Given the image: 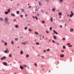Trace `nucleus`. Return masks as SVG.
<instances>
[{"instance_id": "nucleus-1", "label": "nucleus", "mask_w": 74, "mask_h": 74, "mask_svg": "<svg viewBox=\"0 0 74 74\" xmlns=\"http://www.w3.org/2000/svg\"><path fill=\"white\" fill-rule=\"evenodd\" d=\"M38 9H39V8L38 7H36V9L35 10L34 12H33V13H36V12H37V11H38Z\"/></svg>"}, {"instance_id": "nucleus-2", "label": "nucleus", "mask_w": 74, "mask_h": 74, "mask_svg": "<svg viewBox=\"0 0 74 74\" xmlns=\"http://www.w3.org/2000/svg\"><path fill=\"white\" fill-rule=\"evenodd\" d=\"M27 43H28V42L26 41L22 43L21 44H23V45H26V44H27Z\"/></svg>"}, {"instance_id": "nucleus-3", "label": "nucleus", "mask_w": 74, "mask_h": 74, "mask_svg": "<svg viewBox=\"0 0 74 74\" xmlns=\"http://www.w3.org/2000/svg\"><path fill=\"white\" fill-rule=\"evenodd\" d=\"M5 22H7L8 21V18H7V17H5Z\"/></svg>"}, {"instance_id": "nucleus-4", "label": "nucleus", "mask_w": 74, "mask_h": 74, "mask_svg": "<svg viewBox=\"0 0 74 74\" xmlns=\"http://www.w3.org/2000/svg\"><path fill=\"white\" fill-rule=\"evenodd\" d=\"M53 32L56 34H58V32H56L55 30H53Z\"/></svg>"}, {"instance_id": "nucleus-5", "label": "nucleus", "mask_w": 74, "mask_h": 74, "mask_svg": "<svg viewBox=\"0 0 74 74\" xmlns=\"http://www.w3.org/2000/svg\"><path fill=\"white\" fill-rule=\"evenodd\" d=\"M60 57L61 58H63L64 57V55L63 54H61L60 56Z\"/></svg>"}, {"instance_id": "nucleus-6", "label": "nucleus", "mask_w": 74, "mask_h": 74, "mask_svg": "<svg viewBox=\"0 0 74 74\" xmlns=\"http://www.w3.org/2000/svg\"><path fill=\"white\" fill-rule=\"evenodd\" d=\"M38 4L39 5L41 6L42 5V3H41V2L40 1L38 2Z\"/></svg>"}, {"instance_id": "nucleus-7", "label": "nucleus", "mask_w": 74, "mask_h": 74, "mask_svg": "<svg viewBox=\"0 0 74 74\" xmlns=\"http://www.w3.org/2000/svg\"><path fill=\"white\" fill-rule=\"evenodd\" d=\"M53 38L54 39V40H56L57 39V38H56V36H53Z\"/></svg>"}, {"instance_id": "nucleus-8", "label": "nucleus", "mask_w": 74, "mask_h": 74, "mask_svg": "<svg viewBox=\"0 0 74 74\" xmlns=\"http://www.w3.org/2000/svg\"><path fill=\"white\" fill-rule=\"evenodd\" d=\"M73 29L72 28H71L70 29V31L71 32H73Z\"/></svg>"}, {"instance_id": "nucleus-9", "label": "nucleus", "mask_w": 74, "mask_h": 74, "mask_svg": "<svg viewBox=\"0 0 74 74\" xmlns=\"http://www.w3.org/2000/svg\"><path fill=\"white\" fill-rule=\"evenodd\" d=\"M74 15V14H71L70 15V17H73V16Z\"/></svg>"}, {"instance_id": "nucleus-10", "label": "nucleus", "mask_w": 74, "mask_h": 74, "mask_svg": "<svg viewBox=\"0 0 74 74\" xmlns=\"http://www.w3.org/2000/svg\"><path fill=\"white\" fill-rule=\"evenodd\" d=\"M20 69H21V70H23V67L22 66H20Z\"/></svg>"}, {"instance_id": "nucleus-11", "label": "nucleus", "mask_w": 74, "mask_h": 74, "mask_svg": "<svg viewBox=\"0 0 74 74\" xmlns=\"http://www.w3.org/2000/svg\"><path fill=\"white\" fill-rule=\"evenodd\" d=\"M3 64L4 65H5V66H7V63L5 62H4L3 63Z\"/></svg>"}, {"instance_id": "nucleus-12", "label": "nucleus", "mask_w": 74, "mask_h": 74, "mask_svg": "<svg viewBox=\"0 0 74 74\" xmlns=\"http://www.w3.org/2000/svg\"><path fill=\"white\" fill-rule=\"evenodd\" d=\"M8 51V50L7 49V48L6 49V50L5 51V53H7V52Z\"/></svg>"}, {"instance_id": "nucleus-13", "label": "nucleus", "mask_w": 74, "mask_h": 74, "mask_svg": "<svg viewBox=\"0 0 74 74\" xmlns=\"http://www.w3.org/2000/svg\"><path fill=\"white\" fill-rule=\"evenodd\" d=\"M58 15H60V16H61V15H62V13H61V12H59L58 13Z\"/></svg>"}, {"instance_id": "nucleus-14", "label": "nucleus", "mask_w": 74, "mask_h": 74, "mask_svg": "<svg viewBox=\"0 0 74 74\" xmlns=\"http://www.w3.org/2000/svg\"><path fill=\"white\" fill-rule=\"evenodd\" d=\"M21 10L22 12H24L25 11V10L24 9H22Z\"/></svg>"}, {"instance_id": "nucleus-15", "label": "nucleus", "mask_w": 74, "mask_h": 74, "mask_svg": "<svg viewBox=\"0 0 74 74\" xmlns=\"http://www.w3.org/2000/svg\"><path fill=\"white\" fill-rule=\"evenodd\" d=\"M5 14H9L8 12V11L5 12Z\"/></svg>"}, {"instance_id": "nucleus-16", "label": "nucleus", "mask_w": 74, "mask_h": 74, "mask_svg": "<svg viewBox=\"0 0 74 74\" xmlns=\"http://www.w3.org/2000/svg\"><path fill=\"white\" fill-rule=\"evenodd\" d=\"M15 27H16V28H18V25H16L15 26Z\"/></svg>"}, {"instance_id": "nucleus-17", "label": "nucleus", "mask_w": 74, "mask_h": 74, "mask_svg": "<svg viewBox=\"0 0 74 74\" xmlns=\"http://www.w3.org/2000/svg\"><path fill=\"white\" fill-rule=\"evenodd\" d=\"M11 16H15V14H11Z\"/></svg>"}, {"instance_id": "nucleus-18", "label": "nucleus", "mask_w": 74, "mask_h": 74, "mask_svg": "<svg viewBox=\"0 0 74 74\" xmlns=\"http://www.w3.org/2000/svg\"><path fill=\"white\" fill-rule=\"evenodd\" d=\"M53 12H55V8H53L52 10Z\"/></svg>"}, {"instance_id": "nucleus-19", "label": "nucleus", "mask_w": 74, "mask_h": 74, "mask_svg": "<svg viewBox=\"0 0 74 74\" xmlns=\"http://www.w3.org/2000/svg\"><path fill=\"white\" fill-rule=\"evenodd\" d=\"M50 21L51 22H52V21H53V18H52V17L51 18Z\"/></svg>"}, {"instance_id": "nucleus-20", "label": "nucleus", "mask_w": 74, "mask_h": 74, "mask_svg": "<svg viewBox=\"0 0 74 74\" xmlns=\"http://www.w3.org/2000/svg\"><path fill=\"white\" fill-rule=\"evenodd\" d=\"M20 53L21 55H22V54H23V51H21Z\"/></svg>"}, {"instance_id": "nucleus-21", "label": "nucleus", "mask_w": 74, "mask_h": 74, "mask_svg": "<svg viewBox=\"0 0 74 74\" xmlns=\"http://www.w3.org/2000/svg\"><path fill=\"white\" fill-rule=\"evenodd\" d=\"M35 34H36L37 35H38V33L36 32H35Z\"/></svg>"}, {"instance_id": "nucleus-22", "label": "nucleus", "mask_w": 74, "mask_h": 74, "mask_svg": "<svg viewBox=\"0 0 74 74\" xmlns=\"http://www.w3.org/2000/svg\"><path fill=\"white\" fill-rule=\"evenodd\" d=\"M34 66H36V67H37V64H36V63H35L34 64Z\"/></svg>"}, {"instance_id": "nucleus-23", "label": "nucleus", "mask_w": 74, "mask_h": 74, "mask_svg": "<svg viewBox=\"0 0 74 74\" xmlns=\"http://www.w3.org/2000/svg\"><path fill=\"white\" fill-rule=\"evenodd\" d=\"M29 55L28 54H27L26 55V58H28V57H29Z\"/></svg>"}, {"instance_id": "nucleus-24", "label": "nucleus", "mask_w": 74, "mask_h": 74, "mask_svg": "<svg viewBox=\"0 0 74 74\" xmlns=\"http://www.w3.org/2000/svg\"><path fill=\"white\" fill-rule=\"evenodd\" d=\"M62 47L63 49H65V48H66V46H63Z\"/></svg>"}, {"instance_id": "nucleus-25", "label": "nucleus", "mask_w": 74, "mask_h": 74, "mask_svg": "<svg viewBox=\"0 0 74 74\" xmlns=\"http://www.w3.org/2000/svg\"><path fill=\"white\" fill-rule=\"evenodd\" d=\"M4 45H7V42H5L4 43Z\"/></svg>"}, {"instance_id": "nucleus-26", "label": "nucleus", "mask_w": 74, "mask_h": 74, "mask_svg": "<svg viewBox=\"0 0 74 74\" xmlns=\"http://www.w3.org/2000/svg\"><path fill=\"white\" fill-rule=\"evenodd\" d=\"M3 18H0V21H3Z\"/></svg>"}, {"instance_id": "nucleus-27", "label": "nucleus", "mask_w": 74, "mask_h": 74, "mask_svg": "<svg viewBox=\"0 0 74 74\" xmlns=\"http://www.w3.org/2000/svg\"><path fill=\"white\" fill-rule=\"evenodd\" d=\"M9 57H10V58H11V57H12V55H11V54H9Z\"/></svg>"}, {"instance_id": "nucleus-28", "label": "nucleus", "mask_w": 74, "mask_h": 74, "mask_svg": "<svg viewBox=\"0 0 74 74\" xmlns=\"http://www.w3.org/2000/svg\"><path fill=\"white\" fill-rule=\"evenodd\" d=\"M70 44H71L70 43H68L67 44V45L69 46L70 45Z\"/></svg>"}, {"instance_id": "nucleus-29", "label": "nucleus", "mask_w": 74, "mask_h": 74, "mask_svg": "<svg viewBox=\"0 0 74 74\" xmlns=\"http://www.w3.org/2000/svg\"><path fill=\"white\" fill-rule=\"evenodd\" d=\"M49 50H50V49H47V51L48 52H49Z\"/></svg>"}, {"instance_id": "nucleus-30", "label": "nucleus", "mask_w": 74, "mask_h": 74, "mask_svg": "<svg viewBox=\"0 0 74 74\" xmlns=\"http://www.w3.org/2000/svg\"><path fill=\"white\" fill-rule=\"evenodd\" d=\"M7 11H8V12H10V9H9Z\"/></svg>"}, {"instance_id": "nucleus-31", "label": "nucleus", "mask_w": 74, "mask_h": 74, "mask_svg": "<svg viewBox=\"0 0 74 74\" xmlns=\"http://www.w3.org/2000/svg\"><path fill=\"white\" fill-rule=\"evenodd\" d=\"M19 12V11H16V14H18Z\"/></svg>"}, {"instance_id": "nucleus-32", "label": "nucleus", "mask_w": 74, "mask_h": 74, "mask_svg": "<svg viewBox=\"0 0 74 74\" xmlns=\"http://www.w3.org/2000/svg\"><path fill=\"white\" fill-rule=\"evenodd\" d=\"M36 45H39V44H40V43H38V42H36Z\"/></svg>"}, {"instance_id": "nucleus-33", "label": "nucleus", "mask_w": 74, "mask_h": 74, "mask_svg": "<svg viewBox=\"0 0 74 74\" xmlns=\"http://www.w3.org/2000/svg\"><path fill=\"white\" fill-rule=\"evenodd\" d=\"M1 42H2L3 43H4L5 42H4V41L3 40H2Z\"/></svg>"}, {"instance_id": "nucleus-34", "label": "nucleus", "mask_w": 74, "mask_h": 74, "mask_svg": "<svg viewBox=\"0 0 74 74\" xmlns=\"http://www.w3.org/2000/svg\"><path fill=\"white\" fill-rule=\"evenodd\" d=\"M73 47V46L72 45H70L69 46V47Z\"/></svg>"}, {"instance_id": "nucleus-35", "label": "nucleus", "mask_w": 74, "mask_h": 74, "mask_svg": "<svg viewBox=\"0 0 74 74\" xmlns=\"http://www.w3.org/2000/svg\"><path fill=\"white\" fill-rule=\"evenodd\" d=\"M42 58V59H44L45 58V57H44V56H42L41 57Z\"/></svg>"}, {"instance_id": "nucleus-36", "label": "nucleus", "mask_w": 74, "mask_h": 74, "mask_svg": "<svg viewBox=\"0 0 74 74\" xmlns=\"http://www.w3.org/2000/svg\"><path fill=\"white\" fill-rule=\"evenodd\" d=\"M20 17L21 18H22L23 17V15L21 14L20 15Z\"/></svg>"}, {"instance_id": "nucleus-37", "label": "nucleus", "mask_w": 74, "mask_h": 74, "mask_svg": "<svg viewBox=\"0 0 74 74\" xmlns=\"http://www.w3.org/2000/svg\"><path fill=\"white\" fill-rule=\"evenodd\" d=\"M11 44H14V41H12L11 42Z\"/></svg>"}, {"instance_id": "nucleus-38", "label": "nucleus", "mask_w": 74, "mask_h": 74, "mask_svg": "<svg viewBox=\"0 0 74 74\" xmlns=\"http://www.w3.org/2000/svg\"><path fill=\"white\" fill-rule=\"evenodd\" d=\"M52 27H51L50 28V30H52Z\"/></svg>"}, {"instance_id": "nucleus-39", "label": "nucleus", "mask_w": 74, "mask_h": 74, "mask_svg": "<svg viewBox=\"0 0 74 74\" xmlns=\"http://www.w3.org/2000/svg\"><path fill=\"white\" fill-rule=\"evenodd\" d=\"M60 1L61 3H62V2H63V0H60Z\"/></svg>"}, {"instance_id": "nucleus-40", "label": "nucleus", "mask_w": 74, "mask_h": 74, "mask_svg": "<svg viewBox=\"0 0 74 74\" xmlns=\"http://www.w3.org/2000/svg\"><path fill=\"white\" fill-rule=\"evenodd\" d=\"M35 18L36 19V20H38V18H37V17L35 16Z\"/></svg>"}, {"instance_id": "nucleus-41", "label": "nucleus", "mask_w": 74, "mask_h": 74, "mask_svg": "<svg viewBox=\"0 0 74 74\" xmlns=\"http://www.w3.org/2000/svg\"><path fill=\"white\" fill-rule=\"evenodd\" d=\"M42 23H45V21H42Z\"/></svg>"}, {"instance_id": "nucleus-42", "label": "nucleus", "mask_w": 74, "mask_h": 74, "mask_svg": "<svg viewBox=\"0 0 74 74\" xmlns=\"http://www.w3.org/2000/svg\"><path fill=\"white\" fill-rule=\"evenodd\" d=\"M29 31L30 32L32 31V30H31L30 29H29Z\"/></svg>"}, {"instance_id": "nucleus-43", "label": "nucleus", "mask_w": 74, "mask_h": 74, "mask_svg": "<svg viewBox=\"0 0 74 74\" xmlns=\"http://www.w3.org/2000/svg\"><path fill=\"white\" fill-rule=\"evenodd\" d=\"M53 42V43H56V42L54 41V40H52Z\"/></svg>"}, {"instance_id": "nucleus-44", "label": "nucleus", "mask_w": 74, "mask_h": 74, "mask_svg": "<svg viewBox=\"0 0 74 74\" xmlns=\"http://www.w3.org/2000/svg\"><path fill=\"white\" fill-rule=\"evenodd\" d=\"M15 41H17L18 40V38H16L15 39Z\"/></svg>"}, {"instance_id": "nucleus-45", "label": "nucleus", "mask_w": 74, "mask_h": 74, "mask_svg": "<svg viewBox=\"0 0 74 74\" xmlns=\"http://www.w3.org/2000/svg\"><path fill=\"white\" fill-rule=\"evenodd\" d=\"M46 2H49V0H46Z\"/></svg>"}, {"instance_id": "nucleus-46", "label": "nucleus", "mask_w": 74, "mask_h": 74, "mask_svg": "<svg viewBox=\"0 0 74 74\" xmlns=\"http://www.w3.org/2000/svg\"><path fill=\"white\" fill-rule=\"evenodd\" d=\"M62 40H66V38H62Z\"/></svg>"}, {"instance_id": "nucleus-47", "label": "nucleus", "mask_w": 74, "mask_h": 74, "mask_svg": "<svg viewBox=\"0 0 74 74\" xmlns=\"http://www.w3.org/2000/svg\"><path fill=\"white\" fill-rule=\"evenodd\" d=\"M27 27H25L24 29H27Z\"/></svg>"}, {"instance_id": "nucleus-48", "label": "nucleus", "mask_w": 74, "mask_h": 74, "mask_svg": "<svg viewBox=\"0 0 74 74\" xmlns=\"http://www.w3.org/2000/svg\"><path fill=\"white\" fill-rule=\"evenodd\" d=\"M23 66H24V67H26V65H23Z\"/></svg>"}, {"instance_id": "nucleus-49", "label": "nucleus", "mask_w": 74, "mask_h": 74, "mask_svg": "<svg viewBox=\"0 0 74 74\" xmlns=\"http://www.w3.org/2000/svg\"><path fill=\"white\" fill-rule=\"evenodd\" d=\"M40 56V54H39L38 55V56Z\"/></svg>"}, {"instance_id": "nucleus-50", "label": "nucleus", "mask_w": 74, "mask_h": 74, "mask_svg": "<svg viewBox=\"0 0 74 74\" xmlns=\"http://www.w3.org/2000/svg\"><path fill=\"white\" fill-rule=\"evenodd\" d=\"M37 16H39V15H40V14H39L38 13V14H37Z\"/></svg>"}, {"instance_id": "nucleus-51", "label": "nucleus", "mask_w": 74, "mask_h": 74, "mask_svg": "<svg viewBox=\"0 0 74 74\" xmlns=\"http://www.w3.org/2000/svg\"><path fill=\"white\" fill-rule=\"evenodd\" d=\"M13 21H14V22H15L16 21V19H15L13 20Z\"/></svg>"}, {"instance_id": "nucleus-52", "label": "nucleus", "mask_w": 74, "mask_h": 74, "mask_svg": "<svg viewBox=\"0 0 74 74\" xmlns=\"http://www.w3.org/2000/svg\"><path fill=\"white\" fill-rule=\"evenodd\" d=\"M71 19H69V21H71Z\"/></svg>"}, {"instance_id": "nucleus-53", "label": "nucleus", "mask_w": 74, "mask_h": 74, "mask_svg": "<svg viewBox=\"0 0 74 74\" xmlns=\"http://www.w3.org/2000/svg\"><path fill=\"white\" fill-rule=\"evenodd\" d=\"M1 60H4V58H1Z\"/></svg>"}, {"instance_id": "nucleus-54", "label": "nucleus", "mask_w": 74, "mask_h": 74, "mask_svg": "<svg viewBox=\"0 0 74 74\" xmlns=\"http://www.w3.org/2000/svg\"><path fill=\"white\" fill-rule=\"evenodd\" d=\"M62 25H60V27L62 28Z\"/></svg>"}, {"instance_id": "nucleus-55", "label": "nucleus", "mask_w": 74, "mask_h": 74, "mask_svg": "<svg viewBox=\"0 0 74 74\" xmlns=\"http://www.w3.org/2000/svg\"><path fill=\"white\" fill-rule=\"evenodd\" d=\"M71 14H73V12H72V11H71Z\"/></svg>"}, {"instance_id": "nucleus-56", "label": "nucleus", "mask_w": 74, "mask_h": 74, "mask_svg": "<svg viewBox=\"0 0 74 74\" xmlns=\"http://www.w3.org/2000/svg\"><path fill=\"white\" fill-rule=\"evenodd\" d=\"M46 32L47 33H49V32H47V31H46Z\"/></svg>"}, {"instance_id": "nucleus-57", "label": "nucleus", "mask_w": 74, "mask_h": 74, "mask_svg": "<svg viewBox=\"0 0 74 74\" xmlns=\"http://www.w3.org/2000/svg\"><path fill=\"white\" fill-rule=\"evenodd\" d=\"M61 52H64V51L62 50L61 51Z\"/></svg>"}, {"instance_id": "nucleus-58", "label": "nucleus", "mask_w": 74, "mask_h": 74, "mask_svg": "<svg viewBox=\"0 0 74 74\" xmlns=\"http://www.w3.org/2000/svg\"><path fill=\"white\" fill-rule=\"evenodd\" d=\"M5 58H6V57L4 56L3 57V59H5Z\"/></svg>"}, {"instance_id": "nucleus-59", "label": "nucleus", "mask_w": 74, "mask_h": 74, "mask_svg": "<svg viewBox=\"0 0 74 74\" xmlns=\"http://www.w3.org/2000/svg\"><path fill=\"white\" fill-rule=\"evenodd\" d=\"M56 44H57L58 45H59V44L58 43H56Z\"/></svg>"}, {"instance_id": "nucleus-60", "label": "nucleus", "mask_w": 74, "mask_h": 74, "mask_svg": "<svg viewBox=\"0 0 74 74\" xmlns=\"http://www.w3.org/2000/svg\"><path fill=\"white\" fill-rule=\"evenodd\" d=\"M46 52V50H45L44 51V52Z\"/></svg>"}, {"instance_id": "nucleus-61", "label": "nucleus", "mask_w": 74, "mask_h": 74, "mask_svg": "<svg viewBox=\"0 0 74 74\" xmlns=\"http://www.w3.org/2000/svg\"><path fill=\"white\" fill-rule=\"evenodd\" d=\"M51 40H49V42H51Z\"/></svg>"}, {"instance_id": "nucleus-62", "label": "nucleus", "mask_w": 74, "mask_h": 74, "mask_svg": "<svg viewBox=\"0 0 74 74\" xmlns=\"http://www.w3.org/2000/svg\"><path fill=\"white\" fill-rule=\"evenodd\" d=\"M45 14H48V13L47 12H46Z\"/></svg>"}, {"instance_id": "nucleus-63", "label": "nucleus", "mask_w": 74, "mask_h": 74, "mask_svg": "<svg viewBox=\"0 0 74 74\" xmlns=\"http://www.w3.org/2000/svg\"><path fill=\"white\" fill-rule=\"evenodd\" d=\"M32 17L33 18H34L35 17L34 16H32Z\"/></svg>"}, {"instance_id": "nucleus-64", "label": "nucleus", "mask_w": 74, "mask_h": 74, "mask_svg": "<svg viewBox=\"0 0 74 74\" xmlns=\"http://www.w3.org/2000/svg\"><path fill=\"white\" fill-rule=\"evenodd\" d=\"M32 48H33V49H34V47H33Z\"/></svg>"}]
</instances>
